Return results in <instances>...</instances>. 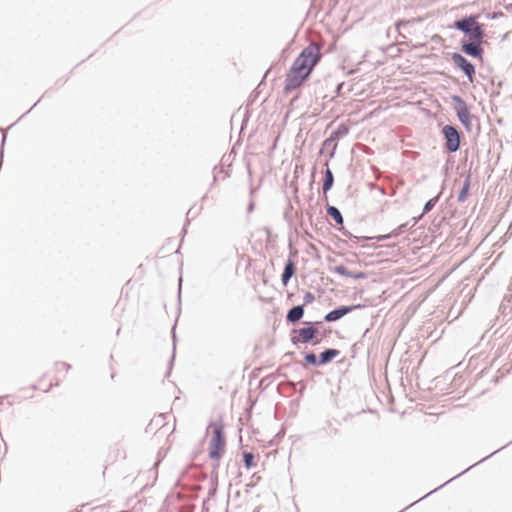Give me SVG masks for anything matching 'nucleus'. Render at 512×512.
Returning <instances> with one entry per match:
<instances>
[{
	"label": "nucleus",
	"mask_w": 512,
	"mask_h": 512,
	"mask_svg": "<svg viewBox=\"0 0 512 512\" xmlns=\"http://www.w3.org/2000/svg\"><path fill=\"white\" fill-rule=\"evenodd\" d=\"M334 271L337 275L347 276V277H354V278H363L364 274L360 272L359 274H353L352 272L348 271L347 268L344 266H336L334 268Z\"/></svg>",
	"instance_id": "obj_13"
},
{
	"label": "nucleus",
	"mask_w": 512,
	"mask_h": 512,
	"mask_svg": "<svg viewBox=\"0 0 512 512\" xmlns=\"http://www.w3.org/2000/svg\"><path fill=\"white\" fill-rule=\"evenodd\" d=\"M452 62L454 65L459 67L467 76L468 80L470 82H474L475 77V66L474 64L470 63L467 59H465L460 54L454 53L452 55Z\"/></svg>",
	"instance_id": "obj_5"
},
{
	"label": "nucleus",
	"mask_w": 512,
	"mask_h": 512,
	"mask_svg": "<svg viewBox=\"0 0 512 512\" xmlns=\"http://www.w3.org/2000/svg\"><path fill=\"white\" fill-rule=\"evenodd\" d=\"M70 369V365H68L65 362H60L55 366L54 372L55 373H64L65 375L68 373Z\"/></svg>",
	"instance_id": "obj_17"
},
{
	"label": "nucleus",
	"mask_w": 512,
	"mask_h": 512,
	"mask_svg": "<svg viewBox=\"0 0 512 512\" xmlns=\"http://www.w3.org/2000/svg\"><path fill=\"white\" fill-rule=\"evenodd\" d=\"M443 134L446 139V148L450 152H454L460 147V137L458 131L450 125H446L443 128Z\"/></svg>",
	"instance_id": "obj_6"
},
{
	"label": "nucleus",
	"mask_w": 512,
	"mask_h": 512,
	"mask_svg": "<svg viewBox=\"0 0 512 512\" xmlns=\"http://www.w3.org/2000/svg\"><path fill=\"white\" fill-rule=\"evenodd\" d=\"M305 359L310 364H313V365L317 364V363L319 364L316 354H312V352L310 354H306Z\"/></svg>",
	"instance_id": "obj_20"
},
{
	"label": "nucleus",
	"mask_w": 512,
	"mask_h": 512,
	"mask_svg": "<svg viewBox=\"0 0 512 512\" xmlns=\"http://www.w3.org/2000/svg\"><path fill=\"white\" fill-rule=\"evenodd\" d=\"M461 49L465 54L473 57H478L482 53L480 46L474 43L463 44Z\"/></svg>",
	"instance_id": "obj_9"
},
{
	"label": "nucleus",
	"mask_w": 512,
	"mask_h": 512,
	"mask_svg": "<svg viewBox=\"0 0 512 512\" xmlns=\"http://www.w3.org/2000/svg\"><path fill=\"white\" fill-rule=\"evenodd\" d=\"M327 214L337 223V224H342L343 220H342V216L339 212V210L334 207V206H330L328 207L327 209Z\"/></svg>",
	"instance_id": "obj_15"
},
{
	"label": "nucleus",
	"mask_w": 512,
	"mask_h": 512,
	"mask_svg": "<svg viewBox=\"0 0 512 512\" xmlns=\"http://www.w3.org/2000/svg\"><path fill=\"white\" fill-rule=\"evenodd\" d=\"M433 207V201L430 200L429 202H427L424 206V212H428L429 210H431Z\"/></svg>",
	"instance_id": "obj_21"
},
{
	"label": "nucleus",
	"mask_w": 512,
	"mask_h": 512,
	"mask_svg": "<svg viewBox=\"0 0 512 512\" xmlns=\"http://www.w3.org/2000/svg\"><path fill=\"white\" fill-rule=\"evenodd\" d=\"M338 355H339L338 350L329 349L320 354L319 364H325V363L331 361L334 357H336Z\"/></svg>",
	"instance_id": "obj_12"
},
{
	"label": "nucleus",
	"mask_w": 512,
	"mask_h": 512,
	"mask_svg": "<svg viewBox=\"0 0 512 512\" xmlns=\"http://www.w3.org/2000/svg\"><path fill=\"white\" fill-rule=\"evenodd\" d=\"M321 59L320 47L312 42L297 56L285 76L284 93L302 86Z\"/></svg>",
	"instance_id": "obj_1"
},
{
	"label": "nucleus",
	"mask_w": 512,
	"mask_h": 512,
	"mask_svg": "<svg viewBox=\"0 0 512 512\" xmlns=\"http://www.w3.org/2000/svg\"><path fill=\"white\" fill-rule=\"evenodd\" d=\"M59 382H60V381L57 379V381H56L54 384H53V383H50V384L48 385V389H46V390L51 389L54 385L58 386V385H59Z\"/></svg>",
	"instance_id": "obj_22"
},
{
	"label": "nucleus",
	"mask_w": 512,
	"mask_h": 512,
	"mask_svg": "<svg viewBox=\"0 0 512 512\" xmlns=\"http://www.w3.org/2000/svg\"><path fill=\"white\" fill-rule=\"evenodd\" d=\"M468 189H469V179H466L464 182L463 188L460 190L459 195H458L459 201H463L466 198Z\"/></svg>",
	"instance_id": "obj_18"
},
{
	"label": "nucleus",
	"mask_w": 512,
	"mask_h": 512,
	"mask_svg": "<svg viewBox=\"0 0 512 512\" xmlns=\"http://www.w3.org/2000/svg\"><path fill=\"white\" fill-rule=\"evenodd\" d=\"M244 465L247 469H250L255 465L254 456L250 452H244L243 454Z\"/></svg>",
	"instance_id": "obj_16"
},
{
	"label": "nucleus",
	"mask_w": 512,
	"mask_h": 512,
	"mask_svg": "<svg viewBox=\"0 0 512 512\" xmlns=\"http://www.w3.org/2000/svg\"><path fill=\"white\" fill-rule=\"evenodd\" d=\"M303 317V308L295 306L287 312L286 319L290 322H296Z\"/></svg>",
	"instance_id": "obj_10"
},
{
	"label": "nucleus",
	"mask_w": 512,
	"mask_h": 512,
	"mask_svg": "<svg viewBox=\"0 0 512 512\" xmlns=\"http://www.w3.org/2000/svg\"><path fill=\"white\" fill-rule=\"evenodd\" d=\"M351 311H352L351 307H341L339 309L328 312L325 315V320L326 321H335V320L339 319L340 317L347 315Z\"/></svg>",
	"instance_id": "obj_8"
},
{
	"label": "nucleus",
	"mask_w": 512,
	"mask_h": 512,
	"mask_svg": "<svg viewBox=\"0 0 512 512\" xmlns=\"http://www.w3.org/2000/svg\"><path fill=\"white\" fill-rule=\"evenodd\" d=\"M333 185V174L330 169L325 172V179L323 183V193H327Z\"/></svg>",
	"instance_id": "obj_14"
},
{
	"label": "nucleus",
	"mask_w": 512,
	"mask_h": 512,
	"mask_svg": "<svg viewBox=\"0 0 512 512\" xmlns=\"http://www.w3.org/2000/svg\"><path fill=\"white\" fill-rule=\"evenodd\" d=\"M294 273H295L294 265L291 261H288L285 266V269L282 273L283 285H287L289 279L294 275Z\"/></svg>",
	"instance_id": "obj_11"
},
{
	"label": "nucleus",
	"mask_w": 512,
	"mask_h": 512,
	"mask_svg": "<svg viewBox=\"0 0 512 512\" xmlns=\"http://www.w3.org/2000/svg\"><path fill=\"white\" fill-rule=\"evenodd\" d=\"M452 101L459 120L462 123L467 124L471 119V113L469 112L465 102L459 96H452Z\"/></svg>",
	"instance_id": "obj_7"
},
{
	"label": "nucleus",
	"mask_w": 512,
	"mask_h": 512,
	"mask_svg": "<svg viewBox=\"0 0 512 512\" xmlns=\"http://www.w3.org/2000/svg\"><path fill=\"white\" fill-rule=\"evenodd\" d=\"M454 27L468 35L469 38L481 42L484 36L482 26L478 23L477 17L470 16L454 23Z\"/></svg>",
	"instance_id": "obj_3"
},
{
	"label": "nucleus",
	"mask_w": 512,
	"mask_h": 512,
	"mask_svg": "<svg viewBox=\"0 0 512 512\" xmlns=\"http://www.w3.org/2000/svg\"><path fill=\"white\" fill-rule=\"evenodd\" d=\"M209 430L211 431L208 447L209 456L212 459L219 460L223 455L226 445L224 426L221 422H214L210 424Z\"/></svg>",
	"instance_id": "obj_2"
},
{
	"label": "nucleus",
	"mask_w": 512,
	"mask_h": 512,
	"mask_svg": "<svg viewBox=\"0 0 512 512\" xmlns=\"http://www.w3.org/2000/svg\"><path fill=\"white\" fill-rule=\"evenodd\" d=\"M318 333V329L312 322H306L305 326L293 331L291 341L293 344L310 343L317 337Z\"/></svg>",
	"instance_id": "obj_4"
},
{
	"label": "nucleus",
	"mask_w": 512,
	"mask_h": 512,
	"mask_svg": "<svg viewBox=\"0 0 512 512\" xmlns=\"http://www.w3.org/2000/svg\"><path fill=\"white\" fill-rule=\"evenodd\" d=\"M401 233V227L394 230L393 232L389 233V234H386V235H379L376 237L377 240H383V239H387V238H390L392 236H398L399 234Z\"/></svg>",
	"instance_id": "obj_19"
}]
</instances>
